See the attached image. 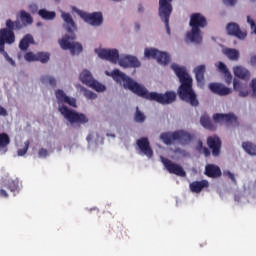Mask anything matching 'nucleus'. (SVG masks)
<instances>
[{"mask_svg": "<svg viewBox=\"0 0 256 256\" xmlns=\"http://www.w3.org/2000/svg\"><path fill=\"white\" fill-rule=\"evenodd\" d=\"M106 75L112 77L114 81L118 83L123 82L124 88L129 89L135 95H138L143 99L155 101L156 103L163 105L174 103L177 99V94L173 91H166L165 94L148 92V90L143 87V85L138 84L125 73H122L119 69H114L112 73L106 71Z\"/></svg>", "mask_w": 256, "mask_h": 256, "instance_id": "obj_1", "label": "nucleus"}, {"mask_svg": "<svg viewBox=\"0 0 256 256\" xmlns=\"http://www.w3.org/2000/svg\"><path fill=\"white\" fill-rule=\"evenodd\" d=\"M55 95L57 103L59 104L58 111L68 122H70L71 125L80 126L86 125L89 122L88 117L84 113L69 109L68 106L63 105L65 103L73 108H77L76 98L68 97L67 94H65L64 91L60 89L55 91Z\"/></svg>", "mask_w": 256, "mask_h": 256, "instance_id": "obj_2", "label": "nucleus"}, {"mask_svg": "<svg viewBox=\"0 0 256 256\" xmlns=\"http://www.w3.org/2000/svg\"><path fill=\"white\" fill-rule=\"evenodd\" d=\"M171 68L181 83L179 89H177L180 99L185 103H189L192 107H197L199 102L193 89V78L189 76L185 68H181L177 64H172Z\"/></svg>", "mask_w": 256, "mask_h": 256, "instance_id": "obj_3", "label": "nucleus"}, {"mask_svg": "<svg viewBox=\"0 0 256 256\" xmlns=\"http://www.w3.org/2000/svg\"><path fill=\"white\" fill-rule=\"evenodd\" d=\"M62 19L65 22L67 32L71 35L66 34L62 40H59L60 48L64 51H71L72 55H78L82 52L83 47L80 43L74 42L76 40V34L74 32L77 30L75 20L67 12L62 13Z\"/></svg>", "mask_w": 256, "mask_h": 256, "instance_id": "obj_4", "label": "nucleus"}, {"mask_svg": "<svg viewBox=\"0 0 256 256\" xmlns=\"http://www.w3.org/2000/svg\"><path fill=\"white\" fill-rule=\"evenodd\" d=\"M98 56L100 59L108 60L110 63H118L123 68H138L141 66V63L135 56L126 55L119 59V51L117 49H101Z\"/></svg>", "mask_w": 256, "mask_h": 256, "instance_id": "obj_5", "label": "nucleus"}, {"mask_svg": "<svg viewBox=\"0 0 256 256\" xmlns=\"http://www.w3.org/2000/svg\"><path fill=\"white\" fill-rule=\"evenodd\" d=\"M189 25L191 31L186 33V40L200 44L203 41L202 31L207 26V19L201 13H193L190 16Z\"/></svg>", "mask_w": 256, "mask_h": 256, "instance_id": "obj_6", "label": "nucleus"}, {"mask_svg": "<svg viewBox=\"0 0 256 256\" xmlns=\"http://www.w3.org/2000/svg\"><path fill=\"white\" fill-rule=\"evenodd\" d=\"M173 0H159V17L165 23L166 32L168 36H171V29L169 25L170 17L173 11Z\"/></svg>", "mask_w": 256, "mask_h": 256, "instance_id": "obj_7", "label": "nucleus"}, {"mask_svg": "<svg viewBox=\"0 0 256 256\" xmlns=\"http://www.w3.org/2000/svg\"><path fill=\"white\" fill-rule=\"evenodd\" d=\"M144 56L148 59H156L160 65L167 66L170 63V55L155 48L144 50Z\"/></svg>", "mask_w": 256, "mask_h": 256, "instance_id": "obj_8", "label": "nucleus"}, {"mask_svg": "<svg viewBox=\"0 0 256 256\" xmlns=\"http://www.w3.org/2000/svg\"><path fill=\"white\" fill-rule=\"evenodd\" d=\"M80 80L83 84L89 88L94 89L97 92H104L106 90L105 85L97 82L88 70H83L80 74Z\"/></svg>", "mask_w": 256, "mask_h": 256, "instance_id": "obj_9", "label": "nucleus"}, {"mask_svg": "<svg viewBox=\"0 0 256 256\" xmlns=\"http://www.w3.org/2000/svg\"><path fill=\"white\" fill-rule=\"evenodd\" d=\"M165 169L168 173L173 174L177 177H186V172L180 164L173 163L170 159L160 156Z\"/></svg>", "mask_w": 256, "mask_h": 256, "instance_id": "obj_10", "label": "nucleus"}, {"mask_svg": "<svg viewBox=\"0 0 256 256\" xmlns=\"http://www.w3.org/2000/svg\"><path fill=\"white\" fill-rule=\"evenodd\" d=\"M79 15L84 22L93 27H98L103 24V15L101 12L87 13L81 11Z\"/></svg>", "mask_w": 256, "mask_h": 256, "instance_id": "obj_11", "label": "nucleus"}, {"mask_svg": "<svg viewBox=\"0 0 256 256\" xmlns=\"http://www.w3.org/2000/svg\"><path fill=\"white\" fill-rule=\"evenodd\" d=\"M213 120L217 124L239 125L237 116L233 113H215L213 115Z\"/></svg>", "mask_w": 256, "mask_h": 256, "instance_id": "obj_12", "label": "nucleus"}, {"mask_svg": "<svg viewBox=\"0 0 256 256\" xmlns=\"http://www.w3.org/2000/svg\"><path fill=\"white\" fill-rule=\"evenodd\" d=\"M226 32H227V35H229L231 37H236L239 40H245V38L247 37V32L242 31L240 29L239 24H236V23L227 24L226 25Z\"/></svg>", "mask_w": 256, "mask_h": 256, "instance_id": "obj_13", "label": "nucleus"}, {"mask_svg": "<svg viewBox=\"0 0 256 256\" xmlns=\"http://www.w3.org/2000/svg\"><path fill=\"white\" fill-rule=\"evenodd\" d=\"M207 145L212 150V155L218 157L221 154L222 142L219 136L213 135L207 138Z\"/></svg>", "mask_w": 256, "mask_h": 256, "instance_id": "obj_14", "label": "nucleus"}, {"mask_svg": "<svg viewBox=\"0 0 256 256\" xmlns=\"http://www.w3.org/2000/svg\"><path fill=\"white\" fill-rule=\"evenodd\" d=\"M136 145L139 147L143 155H146L149 159L153 157L154 153L147 137L140 138L136 141Z\"/></svg>", "mask_w": 256, "mask_h": 256, "instance_id": "obj_15", "label": "nucleus"}, {"mask_svg": "<svg viewBox=\"0 0 256 256\" xmlns=\"http://www.w3.org/2000/svg\"><path fill=\"white\" fill-rule=\"evenodd\" d=\"M174 139L179 141L181 145H187L194 139V134L179 130L174 132Z\"/></svg>", "mask_w": 256, "mask_h": 256, "instance_id": "obj_16", "label": "nucleus"}, {"mask_svg": "<svg viewBox=\"0 0 256 256\" xmlns=\"http://www.w3.org/2000/svg\"><path fill=\"white\" fill-rule=\"evenodd\" d=\"M209 89L216 95L226 96L232 93V90L223 84L212 83L209 84Z\"/></svg>", "mask_w": 256, "mask_h": 256, "instance_id": "obj_17", "label": "nucleus"}, {"mask_svg": "<svg viewBox=\"0 0 256 256\" xmlns=\"http://www.w3.org/2000/svg\"><path fill=\"white\" fill-rule=\"evenodd\" d=\"M205 175L210 178H219L222 176V172L218 165L207 164L205 166Z\"/></svg>", "mask_w": 256, "mask_h": 256, "instance_id": "obj_18", "label": "nucleus"}, {"mask_svg": "<svg viewBox=\"0 0 256 256\" xmlns=\"http://www.w3.org/2000/svg\"><path fill=\"white\" fill-rule=\"evenodd\" d=\"M0 39L7 44H13L15 42V34L13 30L9 28L0 29Z\"/></svg>", "mask_w": 256, "mask_h": 256, "instance_id": "obj_19", "label": "nucleus"}, {"mask_svg": "<svg viewBox=\"0 0 256 256\" xmlns=\"http://www.w3.org/2000/svg\"><path fill=\"white\" fill-rule=\"evenodd\" d=\"M189 187L192 192L201 193L205 188H209V181L205 179L201 181H193Z\"/></svg>", "mask_w": 256, "mask_h": 256, "instance_id": "obj_20", "label": "nucleus"}, {"mask_svg": "<svg viewBox=\"0 0 256 256\" xmlns=\"http://www.w3.org/2000/svg\"><path fill=\"white\" fill-rule=\"evenodd\" d=\"M233 73L235 77H238L243 81H248L251 78V73L248 71V69L241 66L233 68Z\"/></svg>", "mask_w": 256, "mask_h": 256, "instance_id": "obj_21", "label": "nucleus"}, {"mask_svg": "<svg viewBox=\"0 0 256 256\" xmlns=\"http://www.w3.org/2000/svg\"><path fill=\"white\" fill-rule=\"evenodd\" d=\"M205 73H206L205 65H199L196 68H194V75L196 76V80L199 85L204 84Z\"/></svg>", "mask_w": 256, "mask_h": 256, "instance_id": "obj_22", "label": "nucleus"}, {"mask_svg": "<svg viewBox=\"0 0 256 256\" xmlns=\"http://www.w3.org/2000/svg\"><path fill=\"white\" fill-rule=\"evenodd\" d=\"M217 68L218 71H220V73L224 74L227 85H230L232 82V75L229 69L227 68V65L223 62H218Z\"/></svg>", "mask_w": 256, "mask_h": 256, "instance_id": "obj_23", "label": "nucleus"}, {"mask_svg": "<svg viewBox=\"0 0 256 256\" xmlns=\"http://www.w3.org/2000/svg\"><path fill=\"white\" fill-rule=\"evenodd\" d=\"M233 89L236 92H239L240 97H247L249 92L247 90L246 84H241L238 80H234L233 82Z\"/></svg>", "mask_w": 256, "mask_h": 256, "instance_id": "obj_24", "label": "nucleus"}, {"mask_svg": "<svg viewBox=\"0 0 256 256\" xmlns=\"http://www.w3.org/2000/svg\"><path fill=\"white\" fill-rule=\"evenodd\" d=\"M30 44H34V37L31 34H26L24 38L20 41L18 47L21 51H27Z\"/></svg>", "mask_w": 256, "mask_h": 256, "instance_id": "obj_25", "label": "nucleus"}, {"mask_svg": "<svg viewBox=\"0 0 256 256\" xmlns=\"http://www.w3.org/2000/svg\"><path fill=\"white\" fill-rule=\"evenodd\" d=\"M160 140H162L165 145H172L174 141H177V138H175V132H165L160 134Z\"/></svg>", "mask_w": 256, "mask_h": 256, "instance_id": "obj_26", "label": "nucleus"}, {"mask_svg": "<svg viewBox=\"0 0 256 256\" xmlns=\"http://www.w3.org/2000/svg\"><path fill=\"white\" fill-rule=\"evenodd\" d=\"M38 15L45 21H53L56 17L54 11H48L45 9L39 10Z\"/></svg>", "mask_w": 256, "mask_h": 256, "instance_id": "obj_27", "label": "nucleus"}, {"mask_svg": "<svg viewBox=\"0 0 256 256\" xmlns=\"http://www.w3.org/2000/svg\"><path fill=\"white\" fill-rule=\"evenodd\" d=\"M200 123L202 126H204V128H206L209 131L215 130L214 124L209 116H206V115L201 116Z\"/></svg>", "mask_w": 256, "mask_h": 256, "instance_id": "obj_28", "label": "nucleus"}, {"mask_svg": "<svg viewBox=\"0 0 256 256\" xmlns=\"http://www.w3.org/2000/svg\"><path fill=\"white\" fill-rule=\"evenodd\" d=\"M11 143L9 134L0 133V151L6 150Z\"/></svg>", "mask_w": 256, "mask_h": 256, "instance_id": "obj_29", "label": "nucleus"}, {"mask_svg": "<svg viewBox=\"0 0 256 256\" xmlns=\"http://www.w3.org/2000/svg\"><path fill=\"white\" fill-rule=\"evenodd\" d=\"M242 148L247 152L248 155L256 156V145L252 142H243Z\"/></svg>", "mask_w": 256, "mask_h": 256, "instance_id": "obj_30", "label": "nucleus"}, {"mask_svg": "<svg viewBox=\"0 0 256 256\" xmlns=\"http://www.w3.org/2000/svg\"><path fill=\"white\" fill-rule=\"evenodd\" d=\"M224 54L232 61H236L239 59V51L234 48H226L224 50Z\"/></svg>", "mask_w": 256, "mask_h": 256, "instance_id": "obj_31", "label": "nucleus"}, {"mask_svg": "<svg viewBox=\"0 0 256 256\" xmlns=\"http://www.w3.org/2000/svg\"><path fill=\"white\" fill-rule=\"evenodd\" d=\"M6 28L11 29L12 31L21 30L23 28V24L19 20H16L15 22H13L11 19H8L6 21Z\"/></svg>", "mask_w": 256, "mask_h": 256, "instance_id": "obj_32", "label": "nucleus"}, {"mask_svg": "<svg viewBox=\"0 0 256 256\" xmlns=\"http://www.w3.org/2000/svg\"><path fill=\"white\" fill-rule=\"evenodd\" d=\"M50 58H51V54L47 52H39L37 53L36 62H41L42 64H46L48 63Z\"/></svg>", "mask_w": 256, "mask_h": 256, "instance_id": "obj_33", "label": "nucleus"}, {"mask_svg": "<svg viewBox=\"0 0 256 256\" xmlns=\"http://www.w3.org/2000/svg\"><path fill=\"white\" fill-rule=\"evenodd\" d=\"M2 188L15 192L18 191V183L14 180H8L4 185H2Z\"/></svg>", "mask_w": 256, "mask_h": 256, "instance_id": "obj_34", "label": "nucleus"}, {"mask_svg": "<svg viewBox=\"0 0 256 256\" xmlns=\"http://www.w3.org/2000/svg\"><path fill=\"white\" fill-rule=\"evenodd\" d=\"M20 17H21V21L24 24H32L33 21H34L33 17L28 12H26L25 10H21Z\"/></svg>", "mask_w": 256, "mask_h": 256, "instance_id": "obj_35", "label": "nucleus"}, {"mask_svg": "<svg viewBox=\"0 0 256 256\" xmlns=\"http://www.w3.org/2000/svg\"><path fill=\"white\" fill-rule=\"evenodd\" d=\"M42 84H49L52 88L56 87V79L52 76L41 77Z\"/></svg>", "mask_w": 256, "mask_h": 256, "instance_id": "obj_36", "label": "nucleus"}, {"mask_svg": "<svg viewBox=\"0 0 256 256\" xmlns=\"http://www.w3.org/2000/svg\"><path fill=\"white\" fill-rule=\"evenodd\" d=\"M134 119H135V122L137 123H143L146 119L144 113L140 112L138 107H136Z\"/></svg>", "mask_w": 256, "mask_h": 256, "instance_id": "obj_37", "label": "nucleus"}, {"mask_svg": "<svg viewBox=\"0 0 256 256\" xmlns=\"http://www.w3.org/2000/svg\"><path fill=\"white\" fill-rule=\"evenodd\" d=\"M198 147H199L200 153L204 154L205 157H210L211 156V151L208 148L203 146L202 141L198 142Z\"/></svg>", "mask_w": 256, "mask_h": 256, "instance_id": "obj_38", "label": "nucleus"}, {"mask_svg": "<svg viewBox=\"0 0 256 256\" xmlns=\"http://www.w3.org/2000/svg\"><path fill=\"white\" fill-rule=\"evenodd\" d=\"M29 146H30V141L29 140L24 142V148L20 149V150H17V155L20 156V157L25 156L28 152Z\"/></svg>", "mask_w": 256, "mask_h": 256, "instance_id": "obj_39", "label": "nucleus"}, {"mask_svg": "<svg viewBox=\"0 0 256 256\" xmlns=\"http://www.w3.org/2000/svg\"><path fill=\"white\" fill-rule=\"evenodd\" d=\"M37 54L33 52H28L24 55V59L28 62H36Z\"/></svg>", "mask_w": 256, "mask_h": 256, "instance_id": "obj_40", "label": "nucleus"}, {"mask_svg": "<svg viewBox=\"0 0 256 256\" xmlns=\"http://www.w3.org/2000/svg\"><path fill=\"white\" fill-rule=\"evenodd\" d=\"M84 96L89 100H95L97 98V95L93 91L87 89L84 90Z\"/></svg>", "mask_w": 256, "mask_h": 256, "instance_id": "obj_41", "label": "nucleus"}, {"mask_svg": "<svg viewBox=\"0 0 256 256\" xmlns=\"http://www.w3.org/2000/svg\"><path fill=\"white\" fill-rule=\"evenodd\" d=\"M247 22L250 25L251 32L256 35V23L251 17H247Z\"/></svg>", "mask_w": 256, "mask_h": 256, "instance_id": "obj_42", "label": "nucleus"}, {"mask_svg": "<svg viewBox=\"0 0 256 256\" xmlns=\"http://www.w3.org/2000/svg\"><path fill=\"white\" fill-rule=\"evenodd\" d=\"M250 88L252 89L251 96L256 98V78L251 80Z\"/></svg>", "mask_w": 256, "mask_h": 256, "instance_id": "obj_43", "label": "nucleus"}, {"mask_svg": "<svg viewBox=\"0 0 256 256\" xmlns=\"http://www.w3.org/2000/svg\"><path fill=\"white\" fill-rule=\"evenodd\" d=\"M223 4L226 7H234L237 4V0H223Z\"/></svg>", "mask_w": 256, "mask_h": 256, "instance_id": "obj_44", "label": "nucleus"}, {"mask_svg": "<svg viewBox=\"0 0 256 256\" xmlns=\"http://www.w3.org/2000/svg\"><path fill=\"white\" fill-rule=\"evenodd\" d=\"M2 55L4 56V58L6 59V61L11 64V66H15V62L14 60L9 56V54H7V52L2 53Z\"/></svg>", "mask_w": 256, "mask_h": 256, "instance_id": "obj_45", "label": "nucleus"}, {"mask_svg": "<svg viewBox=\"0 0 256 256\" xmlns=\"http://www.w3.org/2000/svg\"><path fill=\"white\" fill-rule=\"evenodd\" d=\"M38 155H39L40 158H46L47 155H48V151L45 150L44 148H42V149L39 150Z\"/></svg>", "mask_w": 256, "mask_h": 256, "instance_id": "obj_46", "label": "nucleus"}, {"mask_svg": "<svg viewBox=\"0 0 256 256\" xmlns=\"http://www.w3.org/2000/svg\"><path fill=\"white\" fill-rule=\"evenodd\" d=\"M0 197L7 198L9 197V194L6 193L5 187L1 186L0 188Z\"/></svg>", "mask_w": 256, "mask_h": 256, "instance_id": "obj_47", "label": "nucleus"}, {"mask_svg": "<svg viewBox=\"0 0 256 256\" xmlns=\"http://www.w3.org/2000/svg\"><path fill=\"white\" fill-rule=\"evenodd\" d=\"M226 176L231 179L232 183H235V184L237 183L235 175L232 172H226Z\"/></svg>", "mask_w": 256, "mask_h": 256, "instance_id": "obj_48", "label": "nucleus"}, {"mask_svg": "<svg viewBox=\"0 0 256 256\" xmlns=\"http://www.w3.org/2000/svg\"><path fill=\"white\" fill-rule=\"evenodd\" d=\"M5 41L0 38V53L3 54L5 51Z\"/></svg>", "mask_w": 256, "mask_h": 256, "instance_id": "obj_49", "label": "nucleus"}, {"mask_svg": "<svg viewBox=\"0 0 256 256\" xmlns=\"http://www.w3.org/2000/svg\"><path fill=\"white\" fill-rule=\"evenodd\" d=\"M8 115L6 109L0 105V116L1 117H6Z\"/></svg>", "mask_w": 256, "mask_h": 256, "instance_id": "obj_50", "label": "nucleus"}, {"mask_svg": "<svg viewBox=\"0 0 256 256\" xmlns=\"http://www.w3.org/2000/svg\"><path fill=\"white\" fill-rule=\"evenodd\" d=\"M250 64H251V66H256V55L251 56V58H250Z\"/></svg>", "mask_w": 256, "mask_h": 256, "instance_id": "obj_51", "label": "nucleus"}, {"mask_svg": "<svg viewBox=\"0 0 256 256\" xmlns=\"http://www.w3.org/2000/svg\"><path fill=\"white\" fill-rule=\"evenodd\" d=\"M138 12H139V13H143V12H144V7H143V5H139V7H138Z\"/></svg>", "mask_w": 256, "mask_h": 256, "instance_id": "obj_52", "label": "nucleus"}, {"mask_svg": "<svg viewBox=\"0 0 256 256\" xmlns=\"http://www.w3.org/2000/svg\"><path fill=\"white\" fill-rule=\"evenodd\" d=\"M30 9L32 11H35V10H37V6L35 4H32V5H30Z\"/></svg>", "mask_w": 256, "mask_h": 256, "instance_id": "obj_53", "label": "nucleus"}, {"mask_svg": "<svg viewBox=\"0 0 256 256\" xmlns=\"http://www.w3.org/2000/svg\"><path fill=\"white\" fill-rule=\"evenodd\" d=\"M136 29H140L139 24H135Z\"/></svg>", "mask_w": 256, "mask_h": 256, "instance_id": "obj_54", "label": "nucleus"}, {"mask_svg": "<svg viewBox=\"0 0 256 256\" xmlns=\"http://www.w3.org/2000/svg\"><path fill=\"white\" fill-rule=\"evenodd\" d=\"M112 1H115V2H120V1H122V0H112Z\"/></svg>", "mask_w": 256, "mask_h": 256, "instance_id": "obj_55", "label": "nucleus"}, {"mask_svg": "<svg viewBox=\"0 0 256 256\" xmlns=\"http://www.w3.org/2000/svg\"><path fill=\"white\" fill-rule=\"evenodd\" d=\"M110 136H112L113 138H115V134H110Z\"/></svg>", "mask_w": 256, "mask_h": 256, "instance_id": "obj_56", "label": "nucleus"}]
</instances>
